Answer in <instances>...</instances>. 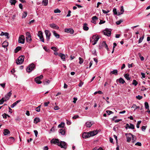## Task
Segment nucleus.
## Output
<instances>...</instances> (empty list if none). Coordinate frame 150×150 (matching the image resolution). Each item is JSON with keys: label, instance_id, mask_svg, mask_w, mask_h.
Instances as JSON below:
<instances>
[{"label": "nucleus", "instance_id": "obj_36", "mask_svg": "<svg viewBox=\"0 0 150 150\" xmlns=\"http://www.w3.org/2000/svg\"><path fill=\"white\" fill-rule=\"evenodd\" d=\"M145 107L146 109L149 110V105L148 103L147 102H145L144 103Z\"/></svg>", "mask_w": 150, "mask_h": 150}, {"label": "nucleus", "instance_id": "obj_33", "mask_svg": "<svg viewBox=\"0 0 150 150\" xmlns=\"http://www.w3.org/2000/svg\"><path fill=\"white\" fill-rule=\"evenodd\" d=\"M125 77L128 80H130L131 78L129 77V75L128 74H126L124 75Z\"/></svg>", "mask_w": 150, "mask_h": 150}, {"label": "nucleus", "instance_id": "obj_57", "mask_svg": "<svg viewBox=\"0 0 150 150\" xmlns=\"http://www.w3.org/2000/svg\"><path fill=\"white\" fill-rule=\"evenodd\" d=\"M141 128L142 131H144L146 128V127L145 126H142Z\"/></svg>", "mask_w": 150, "mask_h": 150}, {"label": "nucleus", "instance_id": "obj_32", "mask_svg": "<svg viewBox=\"0 0 150 150\" xmlns=\"http://www.w3.org/2000/svg\"><path fill=\"white\" fill-rule=\"evenodd\" d=\"M48 3V0H43L42 1V4L44 6H47Z\"/></svg>", "mask_w": 150, "mask_h": 150}, {"label": "nucleus", "instance_id": "obj_60", "mask_svg": "<svg viewBox=\"0 0 150 150\" xmlns=\"http://www.w3.org/2000/svg\"><path fill=\"white\" fill-rule=\"evenodd\" d=\"M103 12L104 13H107L109 12L110 11L109 10H108L107 11H106L105 10H102Z\"/></svg>", "mask_w": 150, "mask_h": 150}, {"label": "nucleus", "instance_id": "obj_20", "mask_svg": "<svg viewBox=\"0 0 150 150\" xmlns=\"http://www.w3.org/2000/svg\"><path fill=\"white\" fill-rule=\"evenodd\" d=\"M50 26L51 28L56 29H58L59 28L54 23H52L50 24Z\"/></svg>", "mask_w": 150, "mask_h": 150}, {"label": "nucleus", "instance_id": "obj_29", "mask_svg": "<svg viewBox=\"0 0 150 150\" xmlns=\"http://www.w3.org/2000/svg\"><path fill=\"white\" fill-rule=\"evenodd\" d=\"M117 69L114 70L113 71H111L110 74H114L115 75H117Z\"/></svg>", "mask_w": 150, "mask_h": 150}, {"label": "nucleus", "instance_id": "obj_23", "mask_svg": "<svg viewBox=\"0 0 150 150\" xmlns=\"http://www.w3.org/2000/svg\"><path fill=\"white\" fill-rule=\"evenodd\" d=\"M124 11V7L123 6H122L120 8V12H118V15H120L121 14L123 13V12Z\"/></svg>", "mask_w": 150, "mask_h": 150}, {"label": "nucleus", "instance_id": "obj_50", "mask_svg": "<svg viewBox=\"0 0 150 150\" xmlns=\"http://www.w3.org/2000/svg\"><path fill=\"white\" fill-rule=\"evenodd\" d=\"M106 112L108 113V115H110V114H113V113L110 110H107L106 111Z\"/></svg>", "mask_w": 150, "mask_h": 150}, {"label": "nucleus", "instance_id": "obj_21", "mask_svg": "<svg viewBox=\"0 0 150 150\" xmlns=\"http://www.w3.org/2000/svg\"><path fill=\"white\" fill-rule=\"evenodd\" d=\"M4 131L3 134L4 135H6L10 133V132L8 129H5Z\"/></svg>", "mask_w": 150, "mask_h": 150}, {"label": "nucleus", "instance_id": "obj_46", "mask_svg": "<svg viewBox=\"0 0 150 150\" xmlns=\"http://www.w3.org/2000/svg\"><path fill=\"white\" fill-rule=\"evenodd\" d=\"M4 101H5V100L4 98H3L1 99L0 100V104H3Z\"/></svg>", "mask_w": 150, "mask_h": 150}, {"label": "nucleus", "instance_id": "obj_12", "mask_svg": "<svg viewBox=\"0 0 150 150\" xmlns=\"http://www.w3.org/2000/svg\"><path fill=\"white\" fill-rule=\"evenodd\" d=\"M125 135L126 137L127 142H130L131 141V135H132V134L130 133H126Z\"/></svg>", "mask_w": 150, "mask_h": 150}, {"label": "nucleus", "instance_id": "obj_7", "mask_svg": "<svg viewBox=\"0 0 150 150\" xmlns=\"http://www.w3.org/2000/svg\"><path fill=\"white\" fill-rule=\"evenodd\" d=\"M45 33L46 35L47 40L49 41L50 39V37L51 35V33L50 31L48 30H45Z\"/></svg>", "mask_w": 150, "mask_h": 150}, {"label": "nucleus", "instance_id": "obj_25", "mask_svg": "<svg viewBox=\"0 0 150 150\" xmlns=\"http://www.w3.org/2000/svg\"><path fill=\"white\" fill-rule=\"evenodd\" d=\"M119 81V82L120 83L122 84H124L125 82L124 80L122 78H120L119 79L117 80V81Z\"/></svg>", "mask_w": 150, "mask_h": 150}, {"label": "nucleus", "instance_id": "obj_5", "mask_svg": "<svg viewBox=\"0 0 150 150\" xmlns=\"http://www.w3.org/2000/svg\"><path fill=\"white\" fill-rule=\"evenodd\" d=\"M111 29L106 28L103 31L104 34L108 36H110L111 34Z\"/></svg>", "mask_w": 150, "mask_h": 150}, {"label": "nucleus", "instance_id": "obj_51", "mask_svg": "<svg viewBox=\"0 0 150 150\" xmlns=\"http://www.w3.org/2000/svg\"><path fill=\"white\" fill-rule=\"evenodd\" d=\"M143 38H144V37H142L141 38H139V43H141L142 42V41L143 39Z\"/></svg>", "mask_w": 150, "mask_h": 150}, {"label": "nucleus", "instance_id": "obj_34", "mask_svg": "<svg viewBox=\"0 0 150 150\" xmlns=\"http://www.w3.org/2000/svg\"><path fill=\"white\" fill-rule=\"evenodd\" d=\"M16 0H10V2L11 4V5H15L16 3Z\"/></svg>", "mask_w": 150, "mask_h": 150}, {"label": "nucleus", "instance_id": "obj_1", "mask_svg": "<svg viewBox=\"0 0 150 150\" xmlns=\"http://www.w3.org/2000/svg\"><path fill=\"white\" fill-rule=\"evenodd\" d=\"M98 133L97 131H93L89 132H84L83 134L82 137L84 138H87L91 136H93L96 135Z\"/></svg>", "mask_w": 150, "mask_h": 150}, {"label": "nucleus", "instance_id": "obj_45", "mask_svg": "<svg viewBox=\"0 0 150 150\" xmlns=\"http://www.w3.org/2000/svg\"><path fill=\"white\" fill-rule=\"evenodd\" d=\"M79 63L80 64H81L83 62V59L80 57L79 58Z\"/></svg>", "mask_w": 150, "mask_h": 150}, {"label": "nucleus", "instance_id": "obj_15", "mask_svg": "<svg viewBox=\"0 0 150 150\" xmlns=\"http://www.w3.org/2000/svg\"><path fill=\"white\" fill-rule=\"evenodd\" d=\"M14 141V139L13 137H10L8 138V143L9 144H12Z\"/></svg>", "mask_w": 150, "mask_h": 150}, {"label": "nucleus", "instance_id": "obj_39", "mask_svg": "<svg viewBox=\"0 0 150 150\" xmlns=\"http://www.w3.org/2000/svg\"><path fill=\"white\" fill-rule=\"evenodd\" d=\"M132 84L133 85H134L135 86H136L138 84V83H137V81L136 80H134L133 81Z\"/></svg>", "mask_w": 150, "mask_h": 150}, {"label": "nucleus", "instance_id": "obj_40", "mask_svg": "<svg viewBox=\"0 0 150 150\" xmlns=\"http://www.w3.org/2000/svg\"><path fill=\"white\" fill-rule=\"evenodd\" d=\"M134 128V125L130 123V125H129V129H133Z\"/></svg>", "mask_w": 150, "mask_h": 150}, {"label": "nucleus", "instance_id": "obj_37", "mask_svg": "<svg viewBox=\"0 0 150 150\" xmlns=\"http://www.w3.org/2000/svg\"><path fill=\"white\" fill-rule=\"evenodd\" d=\"M21 49V47H17L15 50V52L17 53Z\"/></svg>", "mask_w": 150, "mask_h": 150}, {"label": "nucleus", "instance_id": "obj_55", "mask_svg": "<svg viewBox=\"0 0 150 150\" xmlns=\"http://www.w3.org/2000/svg\"><path fill=\"white\" fill-rule=\"evenodd\" d=\"M135 145L139 146H141L142 145V144L140 142H137L135 144Z\"/></svg>", "mask_w": 150, "mask_h": 150}, {"label": "nucleus", "instance_id": "obj_53", "mask_svg": "<svg viewBox=\"0 0 150 150\" xmlns=\"http://www.w3.org/2000/svg\"><path fill=\"white\" fill-rule=\"evenodd\" d=\"M105 21H103L102 20H100L99 24L100 25H101V24L105 23Z\"/></svg>", "mask_w": 150, "mask_h": 150}, {"label": "nucleus", "instance_id": "obj_49", "mask_svg": "<svg viewBox=\"0 0 150 150\" xmlns=\"http://www.w3.org/2000/svg\"><path fill=\"white\" fill-rule=\"evenodd\" d=\"M136 98L138 100H140L142 98V96L140 95H138L136 96Z\"/></svg>", "mask_w": 150, "mask_h": 150}, {"label": "nucleus", "instance_id": "obj_26", "mask_svg": "<svg viewBox=\"0 0 150 150\" xmlns=\"http://www.w3.org/2000/svg\"><path fill=\"white\" fill-rule=\"evenodd\" d=\"M40 79L38 77H36L35 79V81L38 84H40L42 82L40 81Z\"/></svg>", "mask_w": 150, "mask_h": 150}, {"label": "nucleus", "instance_id": "obj_44", "mask_svg": "<svg viewBox=\"0 0 150 150\" xmlns=\"http://www.w3.org/2000/svg\"><path fill=\"white\" fill-rule=\"evenodd\" d=\"M54 12L55 13H60L61 12V11L58 8H57L54 10Z\"/></svg>", "mask_w": 150, "mask_h": 150}, {"label": "nucleus", "instance_id": "obj_63", "mask_svg": "<svg viewBox=\"0 0 150 150\" xmlns=\"http://www.w3.org/2000/svg\"><path fill=\"white\" fill-rule=\"evenodd\" d=\"M35 110L37 112H40V109L38 107H37L35 109Z\"/></svg>", "mask_w": 150, "mask_h": 150}, {"label": "nucleus", "instance_id": "obj_61", "mask_svg": "<svg viewBox=\"0 0 150 150\" xmlns=\"http://www.w3.org/2000/svg\"><path fill=\"white\" fill-rule=\"evenodd\" d=\"M50 81L49 80H47V81H46L44 83L45 84H48L50 83Z\"/></svg>", "mask_w": 150, "mask_h": 150}, {"label": "nucleus", "instance_id": "obj_3", "mask_svg": "<svg viewBox=\"0 0 150 150\" xmlns=\"http://www.w3.org/2000/svg\"><path fill=\"white\" fill-rule=\"evenodd\" d=\"M25 56L24 55H22L19 56L16 61L17 64H22L24 61Z\"/></svg>", "mask_w": 150, "mask_h": 150}, {"label": "nucleus", "instance_id": "obj_11", "mask_svg": "<svg viewBox=\"0 0 150 150\" xmlns=\"http://www.w3.org/2000/svg\"><path fill=\"white\" fill-rule=\"evenodd\" d=\"M11 94L12 93L11 92V91L9 92L5 96L4 98L5 100V101H6L9 99L10 96L11 95Z\"/></svg>", "mask_w": 150, "mask_h": 150}, {"label": "nucleus", "instance_id": "obj_38", "mask_svg": "<svg viewBox=\"0 0 150 150\" xmlns=\"http://www.w3.org/2000/svg\"><path fill=\"white\" fill-rule=\"evenodd\" d=\"M123 21V20L122 19H121L120 20L117 21L116 22V23L117 25H120L122 22Z\"/></svg>", "mask_w": 150, "mask_h": 150}, {"label": "nucleus", "instance_id": "obj_19", "mask_svg": "<svg viewBox=\"0 0 150 150\" xmlns=\"http://www.w3.org/2000/svg\"><path fill=\"white\" fill-rule=\"evenodd\" d=\"M93 124L92 122L89 121L87 122L85 124L86 126L88 127H90Z\"/></svg>", "mask_w": 150, "mask_h": 150}, {"label": "nucleus", "instance_id": "obj_48", "mask_svg": "<svg viewBox=\"0 0 150 150\" xmlns=\"http://www.w3.org/2000/svg\"><path fill=\"white\" fill-rule=\"evenodd\" d=\"M21 120V119L19 117H18L15 119V120L17 122H18Z\"/></svg>", "mask_w": 150, "mask_h": 150}, {"label": "nucleus", "instance_id": "obj_56", "mask_svg": "<svg viewBox=\"0 0 150 150\" xmlns=\"http://www.w3.org/2000/svg\"><path fill=\"white\" fill-rule=\"evenodd\" d=\"M4 35L7 37V38L8 39L9 38V37H8L9 34L8 33H5Z\"/></svg>", "mask_w": 150, "mask_h": 150}, {"label": "nucleus", "instance_id": "obj_24", "mask_svg": "<svg viewBox=\"0 0 150 150\" xmlns=\"http://www.w3.org/2000/svg\"><path fill=\"white\" fill-rule=\"evenodd\" d=\"M2 46L3 47L5 48L8 45V43L6 41H4L2 43Z\"/></svg>", "mask_w": 150, "mask_h": 150}, {"label": "nucleus", "instance_id": "obj_27", "mask_svg": "<svg viewBox=\"0 0 150 150\" xmlns=\"http://www.w3.org/2000/svg\"><path fill=\"white\" fill-rule=\"evenodd\" d=\"M102 46L108 50V45L106 43V42L105 41H103L102 42Z\"/></svg>", "mask_w": 150, "mask_h": 150}, {"label": "nucleus", "instance_id": "obj_9", "mask_svg": "<svg viewBox=\"0 0 150 150\" xmlns=\"http://www.w3.org/2000/svg\"><path fill=\"white\" fill-rule=\"evenodd\" d=\"M38 36L39 37L41 41L44 42V40L42 35V33L41 31H39L38 34Z\"/></svg>", "mask_w": 150, "mask_h": 150}, {"label": "nucleus", "instance_id": "obj_47", "mask_svg": "<svg viewBox=\"0 0 150 150\" xmlns=\"http://www.w3.org/2000/svg\"><path fill=\"white\" fill-rule=\"evenodd\" d=\"M113 12L114 15H117V11L116 9L114 8L113 10Z\"/></svg>", "mask_w": 150, "mask_h": 150}, {"label": "nucleus", "instance_id": "obj_58", "mask_svg": "<svg viewBox=\"0 0 150 150\" xmlns=\"http://www.w3.org/2000/svg\"><path fill=\"white\" fill-rule=\"evenodd\" d=\"M71 11L70 10H69L68 11V14L67 16V17H69L71 16Z\"/></svg>", "mask_w": 150, "mask_h": 150}, {"label": "nucleus", "instance_id": "obj_6", "mask_svg": "<svg viewBox=\"0 0 150 150\" xmlns=\"http://www.w3.org/2000/svg\"><path fill=\"white\" fill-rule=\"evenodd\" d=\"M26 40L28 42L30 43L32 40V39L31 38V35L29 32H28L26 33Z\"/></svg>", "mask_w": 150, "mask_h": 150}, {"label": "nucleus", "instance_id": "obj_28", "mask_svg": "<svg viewBox=\"0 0 150 150\" xmlns=\"http://www.w3.org/2000/svg\"><path fill=\"white\" fill-rule=\"evenodd\" d=\"M40 122V120L39 117L35 118L34 120V123L35 124H37L38 122Z\"/></svg>", "mask_w": 150, "mask_h": 150}, {"label": "nucleus", "instance_id": "obj_16", "mask_svg": "<svg viewBox=\"0 0 150 150\" xmlns=\"http://www.w3.org/2000/svg\"><path fill=\"white\" fill-rule=\"evenodd\" d=\"M91 22L95 24L96 23V21L98 19V18L96 16H94L92 18Z\"/></svg>", "mask_w": 150, "mask_h": 150}, {"label": "nucleus", "instance_id": "obj_22", "mask_svg": "<svg viewBox=\"0 0 150 150\" xmlns=\"http://www.w3.org/2000/svg\"><path fill=\"white\" fill-rule=\"evenodd\" d=\"M21 100H18L16 101V102H14L13 104H12L11 106V108H14L15 106L19 102H20Z\"/></svg>", "mask_w": 150, "mask_h": 150}, {"label": "nucleus", "instance_id": "obj_59", "mask_svg": "<svg viewBox=\"0 0 150 150\" xmlns=\"http://www.w3.org/2000/svg\"><path fill=\"white\" fill-rule=\"evenodd\" d=\"M2 115L3 118L4 119H6L7 118V115L6 114L4 113Z\"/></svg>", "mask_w": 150, "mask_h": 150}, {"label": "nucleus", "instance_id": "obj_43", "mask_svg": "<svg viewBox=\"0 0 150 150\" xmlns=\"http://www.w3.org/2000/svg\"><path fill=\"white\" fill-rule=\"evenodd\" d=\"M27 15V12H24L23 13L22 16V18H25Z\"/></svg>", "mask_w": 150, "mask_h": 150}, {"label": "nucleus", "instance_id": "obj_4", "mask_svg": "<svg viewBox=\"0 0 150 150\" xmlns=\"http://www.w3.org/2000/svg\"><path fill=\"white\" fill-rule=\"evenodd\" d=\"M35 68L34 64L32 63L29 64L26 69V71L28 72H30Z\"/></svg>", "mask_w": 150, "mask_h": 150}, {"label": "nucleus", "instance_id": "obj_52", "mask_svg": "<svg viewBox=\"0 0 150 150\" xmlns=\"http://www.w3.org/2000/svg\"><path fill=\"white\" fill-rule=\"evenodd\" d=\"M51 49L53 50L54 51H57V48L54 47H52Z\"/></svg>", "mask_w": 150, "mask_h": 150}, {"label": "nucleus", "instance_id": "obj_54", "mask_svg": "<svg viewBox=\"0 0 150 150\" xmlns=\"http://www.w3.org/2000/svg\"><path fill=\"white\" fill-rule=\"evenodd\" d=\"M50 103L49 101H48L47 102H45L44 103V106L45 107H47L48 106V105Z\"/></svg>", "mask_w": 150, "mask_h": 150}, {"label": "nucleus", "instance_id": "obj_42", "mask_svg": "<svg viewBox=\"0 0 150 150\" xmlns=\"http://www.w3.org/2000/svg\"><path fill=\"white\" fill-rule=\"evenodd\" d=\"M131 136L132 137V140L133 141V142H134L136 139V137L135 136L132 134L131 135Z\"/></svg>", "mask_w": 150, "mask_h": 150}, {"label": "nucleus", "instance_id": "obj_2", "mask_svg": "<svg viewBox=\"0 0 150 150\" xmlns=\"http://www.w3.org/2000/svg\"><path fill=\"white\" fill-rule=\"evenodd\" d=\"M99 39L98 36L93 35L92 38H90V41L93 45H95Z\"/></svg>", "mask_w": 150, "mask_h": 150}, {"label": "nucleus", "instance_id": "obj_17", "mask_svg": "<svg viewBox=\"0 0 150 150\" xmlns=\"http://www.w3.org/2000/svg\"><path fill=\"white\" fill-rule=\"evenodd\" d=\"M58 55L61 57V59L63 61H65L66 60L65 55L64 54L62 53H60Z\"/></svg>", "mask_w": 150, "mask_h": 150}, {"label": "nucleus", "instance_id": "obj_64", "mask_svg": "<svg viewBox=\"0 0 150 150\" xmlns=\"http://www.w3.org/2000/svg\"><path fill=\"white\" fill-rule=\"evenodd\" d=\"M83 84V83L81 81L80 83H79L78 86L79 87H81L82 86Z\"/></svg>", "mask_w": 150, "mask_h": 150}, {"label": "nucleus", "instance_id": "obj_13", "mask_svg": "<svg viewBox=\"0 0 150 150\" xmlns=\"http://www.w3.org/2000/svg\"><path fill=\"white\" fill-rule=\"evenodd\" d=\"M65 32L67 33H70L71 34H73L74 33V30L71 28H66L65 29Z\"/></svg>", "mask_w": 150, "mask_h": 150}, {"label": "nucleus", "instance_id": "obj_8", "mask_svg": "<svg viewBox=\"0 0 150 150\" xmlns=\"http://www.w3.org/2000/svg\"><path fill=\"white\" fill-rule=\"evenodd\" d=\"M58 144V146L61 147L62 148L66 149L67 148V144L64 142L61 141L59 142V143Z\"/></svg>", "mask_w": 150, "mask_h": 150}, {"label": "nucleus", "instance_id": "obj_30", "mask_svg": "<svg viewBox=\"0 0 150 150\" xmlns=\"http://www.w3.org/2000/svg\"><path fill=\"white\" fill-rule=\"evenodd\" d=\"M54 35L57 38H59L60 35L59 34L57 33L54 31H53Z\"/></svg>", "mask_w": 150, "mask_h": 150}, {"label": "nucleus", "instance_id": "obj_18", "mask_svg": "<svg viewBox=\"0 0 150 150\" xmlns=\"http://www.w3.org/2000/svg\"><path fill=\"white\" fill-rule=\"evenodd\" d=\"M83 29L84 30L87 31L88 30L89 28L88 26V24L87 23H84L83 25Z\"/></svg>", "mask_w": 150, "mask_h": 150}, {"label": "nucleus", "instance_id": "obj_41", "mask_svg": "<svg viewBox=\"0 0 150 150\" xmlns=\"http://www.w3.org/2000/svg\"><path fill=\"white\" fill-rule=\"evenodd\" d=\"M132 108H134V110H135L138 108H139V106H137L135 104H134L132 106Z\"/></svg>", "mask_w": 150, "mask_h": 150}, {"label": "nucleus", "instance_id": "obj_62", "mask_svg": "<svg viewBox=\"0 0 150 150\" xmlns=\"http://www.w3.org/2000/svg\"><path fill=\"white\" fill-rule=\"evenodd\" d=\"M34 132L35 133V136L36 137H37V136L38 134V131L36 130H34Z\"/></svg>", "mask_w": 150, "mask_h": 150}, {"label": "nucleus", "instance_id": "obj_35", "mask_svg": "<svg viewBox=\"0 0 150 150\" xmlns=\"http://www.w3.org/2000/svg\"><path fill=\"white\" fill-rule=\"evenodd\" d=\"M64 123L63 122H62V123L60 124H59L58 125V127L63 128L64 126Z\"/></svg>", "mask_w": 150, "mask_h": 150}, {"label": "nucleus", "instance_id": "obj_14", "mask_svg": "<svg viewBox=\"0 0 150 150\" xmlns=\"http://www.w3.org/2000/svg\"><path fill=\"white\" fill-rule=\"evenodd\" d=\"M51 142L52 143H53L54 144H57L58 146V144L59 143V141L58 139H53L51 141Z\"/></svg>", "mask_w": 150, "mask_h": 150}, {"label": "nucleus", "instance_id": "obj_10", "mask_svg": "<svg viewBox=\"0 0 150 150\" xmlns=\"http://www.w3.org/2000/svg\"><path fill=\"white\" fill-rule=\"evenodd\" d=\"M25 37L24 36L22 35L20 36L18 38V42L19 43L23 44L25 42Z\"/></svg>", "mask_w": 150, "mask_h": 150}, {"label": "nucleus", "instance_id": "obj_31", "mask_svg": "<svg viewBox=\"0 0 150 150\" xmlns=\"http://www.w3.org/2000/svg\"><path fill=\"white\" fill-rule=\"evenodd\" d=\"M59 132L62 135H64L65 133V131L63 129H61L59 131Z\"/></svg>", "mask_w": 150, "mask_h": 150}]
</instances>
